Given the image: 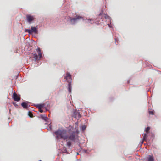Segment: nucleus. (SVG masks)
<instances>
[{"label": "nucleus", "instance_id": "obj_1", "mask_svg": "<svg viewBox=\"0 0 161 161\" xmlns=\"http://www.w3.org/2000/svg\"><path fill=\"white\" fill-rule=\"evenodd\" d=\"M56 135V138L58 139L59 138L63 139L67 141L69 140L67 143V145L70 147L72 145L71 141H74L76 138L75 133L73 132L69 136L66 135V131L64 129H58L54 132Z\"/></svg>", "mask_w": 161, "mask_h": 161}, {"label": "nucleus", "instance_id": "obj_2", "mask_svg": "<svg viewBox=\"0 0 161 161\" xmlns=\"http://www.w3.org/2000/svg\"><path fill=\"white\" fill-rule=\"evenodd\" d=\"M36 52L38 55L36 53L32 54L33 58L35 61L40 60L42 57L41 50L39 47H38L36 49Z\"/></svg>", "mask_w": 161, "mask_h": 161}, {"label": "nucleus", "instance_id": "obj_3", "mask_svg": "<svg viewBox=\"0 0 161 161\" xmlns=\"http://www.w3.org/2000/svg\"><path fill=\"white\" fill-rule=\"evenodd\" d=\"M80 19H83V17L81 16H80L76 15V17L72 18L69 17L67 19V20L68 21L69 20L71 24H74Z\"/></svg>", "mask_w": 161, "mask_h": 161}, {"label": "nucleus", "instance_id": "obj_4", "mask_svg": "<svg viewBox=\"0 0 161 161\" xmlns=\"http://www.w3.org/2000/svg\"><path fill=\"white\" fill-rule=\"evenodd\" d=\"M25 31L29 34H32L33 33L35 34L38 33L37 29L36 27H31V29H26Z\"/></svg>", "mask_w": 161, "mask_h": 161}, {"label": "nucleus", "instance_id": "obj_5", "mask_svg": "<svg viewBox=\"0 0 161 161\" xmlns=\"http://www.w3.org/2000/svg\"><path fill=\"white\" fill-rule=\"evenodd\" d=\"M72 116L75 118H78V119L80 118L81 117L80 112L76 111H74Z\"/></svg>", "mask_w": 161, "mask_h": 161}, {"label": "nucleus", "instance_id": "obj_6", "mask_svg": "<svg viewBox=\"0 0 161 161\" xmlns=\"http://www.w3.org/2000/svg\"><path fill=\"white\" fill-rule=\"evenodd\" d=\"M65 78H66V80L69 83H71L72 80L71 76L69 73L67 72L66 73V76Z\"/></svg>", "mask_w": 161, "mask_h": 161}, {"label": "nucleus", "instance_id": "obj_7", "mask_svg": "<svg viewBox=\"0 0 161 161\" xmlns=\"http://www.w3.org/2000/svg\"><path fill=\"white\" fill-rule=\"evenodd\" d=\"M26 17L27 21L30 23L35 19L34 17L31 15H27L26 16Z\"/></svg>", "mask_w": 161, "mask_h": 161}, {"label": "nucleus", "instance_id": "obj_8", "mask_svg": "<svg viewBox=\"0 0 161 161\" xmlns=\"http://www.w3.org/2000/svg\"><path fill=\"white\" fill-rule=\"evenodd\" d=\"M13 98L14 100L16 101H19L20 100V97L18 96L15 92H14L13 94Z\"/></svg>", "mask_w": 161, "mask_h": 161}, {"label": "nucleus", "instance_id": "obj_9", "mask_svg": "<svg viewBox=\"0 0 161 161\" xmlns=\"http://www.w3.org/2000/svg\"><path fill=\"white\" fill-rule=\"evenodd\" d=\"M154 158L153 155H149L147 158V161H154Z\"/></svg>", "mask_w": 161, "mask_h": 161}, {"label": "nucleus", "instance_id": "obj_10", "mask_svg": "<svg viewBox=\"0 0 161 161\" xmlns=\"http://www.w3.org/2000/svg\"><path fill=\"white\" fill-rule=\"evenodd\" d=\"M21 105L24 108H27V104L25 102H22L21 103Z\"/></svg>", "mask_w": 161, "mask_h": 161}, {"label": "nucleus", "instance_id": "obj_11", "mask_svg": "<svg viewBox=\"0 0 161 161\" xmlns=\"http://www.w3.org/2000/svg\"><path fill=\"white\" fill-rule=\"evenodd\" d=\"M101 16H104L105 18H108V16L107 15H106L105 14H103L102 13H101L99 15V18H102Z\"/></svg>", "mask_w": 161, "mask_h": 161}, {"label": "nucleus", "instance_id": "obj_12", "mask_svg": "<svg viewBox=\"0 0 161 161\" xmlns=\"http://www.w3.org/2000/svg\"><path fill=\"white\" fill-rule=\"evenodd\" d=\"M70 83H69L68 84V91L69 92H71L72 87Z\"/></svg>", "mask_w": 161, "mask_h": 161}, {"label": "nucleus", "instance_id": "obj_13", "mask_svg": "<svg viewBox=\"0 0 161 161\" xmlns=\"http://www.w3.org/2000/svg\"><path fill=\"white\" fill-rule=\"evenodd\" d=\"M41 118L43 119L44 120H45L46 121H47V117L45 115H42L41 116Z\"/></svg>", "mask_w": 161, "mask_h": 161}, {"label": "nucleus", "instance_id": "obj_14", "mask_svg": "<svg viewBox=\"0 0 161 161\" xmlns=\"http://www.w3.org/2000/svg\"><path fill=\"white\" fill-rule=\"evenodd\" d=\"M44 106V104H40L37 106V107L39 109H41Z\"/></svg>", "mask_w": 161, "mask_h": 161}, {"label": "nucleus", "instance_id": "obj_15", "mask_svg": "<svg viewBox=\"0 0 161 161\" xmlns=\"http://www.w3.org/2000/svg\"><path fill=\"white\" fill-rule=\"evenodd\" d=\"M63 153H68V151L66 149V148L64 147L63 149Z\"/></svg>", "mask_w": 161, "mask_h": 161}, {"label": "nucleus", "instance_id": "obj_16", "mask_svg": "<svg viewBox=\"0 0 161 161\" xmlns=\"http://www.w3.org/2000/svg\"><path fill=\"white\" fill-rule=\"evenodd\" d=\"M147 135L146 134H145L144 135L143 138V141H146V139L147 138Z\"/></svg>", "mask_w": 161, "mask_h": 161}, {"label": "nucleus", "instance_id": "obj_17", "mask_svg": "<svg viewBox=\"0 0 161 161\" xmlns=\"http://www.w3.org/2000/svg\"><path fill=\"white\" fill-rule=\"evenodd\" d=\"M150 127H147L146 129H145V131L147 133L149 132V130H150Z\"/></svg>", "mask_w": 161, "mask_h": 161}, {"label": "nucleus", "instance_id": "obj_18", "mask_svg": "<svg viewBox=\"0 0 161 161\" xmlns=\"http://www.w3.org/2000/svg\"><path fill=\"white\" fill-rule=\"evenodd\" d=\"M149 114L150 115H153L154 114L153 111H149Z\"/></svg>", "mask_w": 161, "mask_h": 161}, {"label": "nucleus", "instance_id": "obj_19", "mask_svg": "<svg viewBox=\"0 0 161 161\" xmlns=\"http://www.w3.org/2000/svg\"><path fill=\"white\" fill-rule=\"evenodd\" d=\"M29 115L30 117H33V115L32 113L31 112H29Z\"/></svg>", "mask_w": 161, "mask_h": 161}, {"label": "nucleus", "instance_id": "obj_20", "mask_svg": "<svg viewBox=\"0 0 161 161\" xmlns=\"http://www.w3.org/2000/svg\"><path fill=\"white\" fill-rule=\"evenodd\" d=\"M86 128V126L85 125H83L82 126V129L83 130H84Z\"/></svg>", "mask_w": 161, "mask_h": 161}, {"label": "nucleus", "instance_id": "obj_21", "mask_svg": "<svg viewBox=\"0 0 161 161\" xmlns=\"http://www.w3.org/2000/svg\"><path fill=\"white\" fill-rule=\"evenodd\" d=\"M39 112L41 113H43V110L41 109H39Z\"/></svg>", "mask_w": 161, "mask_h": 161}, {"label": "nucleus", "instance_id": "obj_22", "mask_svg": "<svg viewBox=\"0 0 161 161\" xmlns=\"http://www.w3.org/2000/svg\"><path fill=\"white\" fill-rule=\"evenodd\" d=\"M144 141H143V140L142 139V142H141V144H142L143 143V142Z\"/></svg>", "mask_w": 161, "mask_h": 161}]
</instances>
